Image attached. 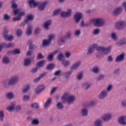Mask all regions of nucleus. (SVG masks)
Instances as JSON below:
<instances>
[{
	"label": "nucleus",
	"mask_w": 126,
	"mask_h": 126,
	"mask_svg": "<svg viewBox=\"0 0 126 126\" xmlns=\"http://www.w3.org/2000/svg\"><path fill=\"white\" fill-rule=\"evenodd\" d=\"M94 49H96L97 52H102L103 55H109L111 53L112 47L105 48L104 46H97V44H94L88 48L86 55L91 56L94 52Z\"/></svg>",
	"instance_id": "1"
},
{
	"label": "nucleus",
	"mask_w": 126,
	"mask_h": 126,
	"mask_svg": "<svg viewBox=\"0 0 126 126\" xmlns=\"http://www.w3.org/2000/svg\"><path fill=\"white\" fill-rule=\"evenodd\" d=\"M19 82V77L17 75L12 76L10 79H6L2 83L4 88H8L9 86H14Z\"/></svg>",
	"instance_id": "2"
},
{
	"label": "nucleus",
	"mask_w": 126,
	"mask_h": 126,
	"mask_svg": "<svg viewBox=\"0 0 126 126\" xmlns=\"http://www.w3.org/2000/svg\"><path fill=\"white\" fill-rule=\"evenodd\" d=\"M48 3L49 2L48 1H45L43 2H36L35 0H30L28 1V3H29L30 7L33 8L36 7V6H38V9L40 11L45 10V8H46V6H47Z\"/></svg>",
	"instance_id": "3"
},
{
	"label": "nucleus",
	"mask_w": 126,
	"mask_h": 126,
	"mask_svg": "<svg viewBox=\"0 0 126 126\" xmlns=\"http://www.w3.org/2000/svg\"><path fill=\"white\" fill-rule=\"evenodd\" d=\"M95 27H102L106 24V21L102 18H94L90 20Z\"/></svg>",
	"instance_id": "4"
},
{
	"label": "nucleus",
	"mask_w": 126,
	"mask_h": 126,
	"mask_svg": "<svg viewBox=\"0 0 126 126\" xmlns=\"http://www.w3.org/2000/svg\"><path fill=\"white\" fill-rule=\"evenodd\" d=\"M34 19V15L33 14H29L27 16V18L25 19L23 22L20 24V27H24V26L27 24L29 21H31Z\"/></svg>",
	"instance_id": "5"
},
{
	"label": "nucleus",
	"mask_w": 126,
	"mask_h": 126,
	"mask_svg": "<svg viewBox=\"0 0 126 126\" xmlns=\"http://www.w3.org/2000/svg\"><path fill=\"white\" fill-rule=\"evenodd\" d=\"M71 13H72L71 9H68L66 11H62L60 16L61 17H62L63 18H66L67 17H70L71 16Z\"/></svg>",
	"instance_id": "6"
},
{
	"label": "nucleus",
	"mask_w": 126,
	"mask_h": 126,
	"mask_svg": "<svg viewBox=\"0 0 126 126\" xmlns=\"http://www.w3.org/2000/svg\"><path fill=\"white\" fill-rule=\"evenodd\" d=\"M126 26V22L125 21H119L115 24L116 29L122 30Z\"/></svg>",
	"instance_id": "7"
},
{
	"label": "nucleus",
	"mask_w": 126,
	"mask_h": 126,
	"mask_svg": "<svg viewBox=\"0 0 126 126\" xmlns=\"http://www.w3.org/2000/svg\"><path fill=\"white\" fill-rule=\"evenodd\" d=\"M82 17H83V15L81 12H78L76 13L74 15V20L75 23H79V21Z\"/></svg>",
	"instance_id": "8"
},
{
	"label": "nucleus",
	"mask_w": 126,
	"mask_h": 126,
	"mask_svg": "<svg viewBox=\"0 0 126 126\" xmlns=\"http://www.w3.org/2000/svg\"><path fill=\"white\" fill-rule=\"evenodd\" d=\"M46 89V86L44 84L40 85L38 86L35 90L34 91V92L36 94H41L42 93V91H44V89Z\"/></svg>",
	"instance_id": "9"
},
{
	"label": "nucleus",
	"mask_w": 126,
	"mask_h": 126,
	"mask_svg": "<svg viewBox=\"0 0 126 126\" xmlns=\"http://www.w3.org/2000/svg\"><path fill=\"white\" fill-rule=\"evenodd\" d=\"M113 115L111 113H106L101 117V120L103 122H109L110 120H112Z\"/></svg>",
	"instance_id": "10"
},
{
	"label": "nucleus",
	"mask_w": 126,
	"mask_h": 126,
	"mask_svg": "<svg viewBox=\"0 0 126 126\" xmlns=\"http://www.w3.org/2000/svg\"><path fill=\"white\" fill-rule=\"evenodd\" d=\"M123 12V8L121 6L115 8L113 12V15L114 16H119L120 14Z\"/></svg>",
	"instance_id": "11"
},
{
	"label": "nucleus",
	"mask_w": 126,
	"mask_h": 126,
	"mask_svg": "<svg viewBox=\"0 0 126 126\" xmlns=\"http://www.w3.org/2000/svg\"><path fill=\"white\" fill-rule=\"evenodd\" d=\"M108 96V92L106 90H102L98 95V98L100 100H104Z\"/></svg>",
	"instance_id": "12"
},
{
	"label": "nucleus",
	"mask_w": 126,
	"mask_h": 126,
	"mask_svg": "<svg viewBox=\"0 0 126 126\" xmlns=\"http://www.w3.org/2000/svg\"><path fill=\"white\" fill-rule=\"evenodd\" d=\"M52 23H53V21H52V20L49 19L46 20L43 24L44 29L46 30H50V26L52 25Z\"/></svg>",
	"instance_id": "13"
},
{
	"label": "nucleus",
	"mask_w": 126,
	"mask_h": 126,
	"mask_svg": "<svg viewBox=\"0 0 126 126\" xmlns=\"http://www.w3.org/2000/svg\"><path fill=\"white\" fill-rule=\"evenodd\" d=\"M33 30V26L32 24H29L27 28L26 34L27 36H31L32 35V31Z\"/></svg>",
	"instance_id": "14"
},
{
	"label": "nucleus",
	"mask_w": 126,
	"mask_h": 126,
	"mask_svg": "<svg viewBox=\"0 0 126 126\" xmlns=\"http://www.w3.org/2000/svg\"><path fill=\"white\" fill-rule=\"evenodd\" d=\"M24 15H25V12L24 11L20 12L18 14L17 16H16L12 19V21L13 22L19 21V20H21V17H22V16H24Z\"/></svg>",
	"instance_id": "15"
},
{
	"label": "nucleus",
	"mask_w": 126,
	"mask_h": 126,
	"mask_svg": "<svg viewBox=\"0 0 126 126\" xmlns=\"http://www.w3.org/2000/svg\"><path fill=\"white\" fill-rule=\"evenodd\" d=\"M126 56V54L125 53H122L119 56H117L115 62L116 63H120V62H122L125 60V56Z\"/></svg>",
	"instance_id": "16"
},
{
	"label": "nucleus",
	"mask_w": 126,
	"mask_h": 126,
	"mask_svg": "<svg viewBox=\"0 0 126 126\" xmlns=\"http://www.w3.org/2000/svg\"><path fill=\"white\" fill-rule=\"evenodd\" d=\"M58 44L59 46H63V45H65V36H61L58 39Z\"/></svg>",
	"instance_id": "17"
},
{
	"label": "nucleus",
	"mask_w": 126,
	"mask_h": 126,
	"mask_svg": "<svg viewBox=\"0 0 126 126\" xmlns=\"http://www.w3.org/2000/svg\"><path fill=\"white\" fill-rule=\"evenodd\" d=\"M76 100V96L74 95H69V97L66 98V102L68 104H72L74 101Z\"/></svg>",
	"instance_id": "18"
},
{
	"label": "nucleus",
	"mask_w": 126,
	"mask_h": 126,
	"mask_svg": "<svg viewBox=\"0 0 126 126\" xmlns=\"http://www.w3.org/2000/svg\"><path fill=\"white\" fill-rule=\"evenodd\" d=\"M1 62L3 64H9L10 63V59L7 56H4L2 58Z\"/></svg>",
	"instance_id": "19"
},
{
	"label": "nucleus",
	"mask_w": 126,
	"mask_h": 126,
	"mask_svg": "<svg viewBox=\"0 0 126 126\" xmlns=\"http://www.w3.org/2000/svg\"><path fill=\"white\" fill-rule=\"evenodd\" d=\"M28 44L29 45V50L30 51H33L37 48V47L33 44V41L31 40L28 41Z\"/></svg>",
	"instance_id": "20"
},
{
	"label": "nucleus",
	"mask_w": 126,
	"mask_h": 126,
	"mask_svg": "<svg viewBox=\"0 0 126 126\" xmlns=\"http://www.w3.org/2000/svg\"><path fill=\"white\" fill-rule=\"evenodd\" d=\"M118 122L122 126H126V116H121L118 118Z\"/></svg>",
	"instance_id": "21"
},
{
	"label": "nucleus",
	"mask_w": 126,
	"mask_h": 126,
	"mask_svg": "<svg viewBox=\"0 0 126 126\" xmlns=\"http://www.w3.org/2000/svg\"><path fill=\"white\" fill-rule=\"evenodd\" d=\"M80 114L82 117H87L88 116V109L86 108H83L80 110Z\"/></svg>",
	"instance_id": "22"
},
{
	"label": "nucleus",
	"mask_w": 126,
	"mask_h": 126,
	"mask_svg": "<svg viewBox=\"0 0 126 126\" xmlns=\"http://www.w3.org/2000/svg\"><path fill=\"white\" fill-rule=\"evenodd\" d=\"M47 72H44L41 73L37 78H36L34 79V82H39V81H40V80H41L43 77H45V75H47Z\"/></svg>",
	"instance_id": "23"
},
{
	"label": "nucleus",
	"mask_w": 126,
	"mask_h": 126,
	"mask_svg": "<svg viewBox=\"0 0 126 126\" xmlns=\"http://www.w3.org/2000/svg\"><path fill=\"white\" fill-rule=\"evenodd\" d=\"M81 64V61H79L77 62L76 63L73 64L71 66V69L72 70H75V69H77L79 66H80V65Z\"/></svg>",
	"instance_id": "24"
},
{
	"label": "nucleus",
	"mask_w": 126,
	"mask_h": 126,
	"mask_svg": "<svg viewBox=\"0 0 126 126\" xmlns=\"http://www.w3.org/2000/svg\"><path fill=\"white\" fill-rule=\"evenodd\" d=\"M94 126H103V121L102 119H97L94 122Z\"/></svg>",
	"instance_id": "25"
},
{
	"label": "nucleus",
	"mask_w": 126,
	"mask_h": 126,
	"mask_svg": "<svg viewBox=\"0 0 126 126\" xmlns=\"http://www.w3.org/2000/svg\"><path fill=\"white\" fill-rule=\"evenodd\" d=\"M32 60L31 58H27L24 60L23 65L24 66H30L31 65Z\"/></svg>",
	"instance_id": "26"
},
{
	"label": "nucleus",
	"mask_w": 126,
	"mask_h": 126,
	"mask_svg": "<svg viewBox=\"0 0 126 126\" xmlns=\"http://www.w3.org/2000/svg\"><path fill=\"white\" fill-rule=\"evenodd\" d=\"M16 105V104L15 102H12L10 106L7 108V111H9V112H12L13 110H15Z\"/></svg>",
	"instance_id": "27"
},
{
	"label": "nucleus",
	"mask_w": 126,
	"mask_h": 126,
	"mask_svg": "<svg viewBox=\"0 0 126 126\" xmlns=\"http://www.w3.org/2000/svg\"><path fill=\"white\" fill-rule=\"evenodd\" d=\"M52 99L51 98L47 99V100L44 104V108L45 109H48V108H49V107L51 106V104H52Z\"/></svg>",
	"instance_id": "28"
},
{
	"label": "nucleus",
	"mask_w": 126,
	"mask_h": 126,
	"mask_svg": "<svg viewBox=\"0 0 126 126\" xmlns=\"http://www.w3.org/2000/svg\"><path fill=\"white\" fill-rule=\"evenodd\" d=\"M56 65L55 63H50L48 64L46 67V69L47 70H53L55 68Z\"/></svg>",
	"instance_id": "29"
},
{
	"label": "nucleus",
	"mask_w": 126,
	"mask_h": 126,
	"mask_svg": "<svg viewBox=\"0 0 126 126\" xmlns=\"http://www.w3.org/2000/svg\"><path fill=\"white\" fill-rule=\"evenodd\" d=\"M91 83L87 81L82 84V86L84 88H85V90H88V89L91 87Z\"/></svg>",
	"instance_id": "30"
},
{
	"label": "nucleus",
	"mask_w": 126,
	"mask_h": 126,
	"mask_svg": "<svg viewBox=\"0 0 126 126\" xmlns=\"http://www.w3.org/2000/svg\"><path fill=\"white\" fill-rule=\"evenodd\" d=\"M71 73H72V71L70 70L67 72H65L62 74V75L64 76L66 78V80L68 79L70 75H71Z\"/></svg>",
	"instance_id": "31"
},
{
	"label": "nucleus",
	"mask_w": 126,
	"mask_h": 126,
	"mask_svg": "<svg viewBox=\"0 0 126 126\" xmlns=\"http://www.w3.org/2000/svg\"><path fill=\"white\" fill-rule=\"evenodd\" d=\"M62 64L64 67H68L70 65V61L68 60H63L62 61Z\"/></svg>",
	"instance_id": "32"
},
{
	"label": "nucleus",
	"mask_w": 126,
	"mask_h": 126,
	"mask_svg": "<svg viewBox=\"0 0 126 126\" xmlns=\"http://www.w3.org/2000/svg\"><path fill=\"white\" fill-rule=\"evenodd\" d=\"M31 89V86L30 85H27L22 90L23 93H27V92H29Z\"/></svg>",
	"instance_id": "33"
},
{
	"label": "nucleus",
	"mask_w": 126,
	"mask_h": 126,
	"mask_svg": "<svg viewBox=\"0 0 126 126\" xmlns=\"http://www.w3.org/2000/svg\"><path fill=\"white\" fill-rule=\"evenodd\" d=\"M125 44H126V39L123 38L118 41L116 43V45L119 47H121V46H123V45H125Z\"/></svg>",
	"instance_id": "34"
},
{
	"label": "nucleus",
	"mask_w": 126,
	"mask_h": 126,
	"mask_svg": "<svg viewBox=\"0 0 126 126\" xmlns=\"http://www.w3.org/2000/svg\"><path fill=\"white\" fill-rule=\"evenodd\" d=\"M46 61L45 60H41L39 61L36 63V66L37 67H43L44 66V64H45Z\"/></svg>",
	"instance_id": "35"
},
{
	"label": "nucleus",
	"mask_w": 126,
	"mask_h": 126,
	"mask_svg": "<svg viewBox=\"0 0 126 126\" xmlns=\"http://www.w3.org/2000/svg\"><path fill=\"white\" fill-rule=\"evenodd\" d=\"M6 97L9 100H12V99L14 98V94H13V93L12 92L8 93L6 94Z\"/></svg>",
	"instance_id": "36"
},
{
	"label": "nucleus",
	"mask_w": 126,
	"mask_h": 126,
	"mask_svg": "<svg viewBox=\"0 0 126 126\" xmlns=\"http://www.w3.org/2000/svg\"><path fill=\"white\" fill-rule=\"evenodd\" d=\"M76 79L78 81H81L83 79V73L82 72H80L76 75Z\"/></svg>",
	"instance_id": "37"
},
{
	"label": "nucleus",
	"mask_w": 126,
	"mask_h": 126,
	"mask_svg": "<svg viewBox=\"0 0 126 126\" xmlns=\"http://www.w3.org/2000/svg\"><path fill=\"white\" fill-rule=\"evenodd\" d=\"M31 124L32 126H38L40 122L39 121V119H33L32 121Z\"/></svg>",
	"instance_id": "38"
},
{
	"label": "nucleus",
	"mask_w": 126,
	"mask_h": 126,
	"mask_svg": "<svg viewBox=\"0 0 126 126\" xmlns=\"http://www.w3.org/2000/svg\"><path fill=\"white\" fill-rule=\"evenodd\" d=\"M69 96V93H65L62 96V100H63V102H64V101H66V99H67Z\"/></svg>",
	"instance_id": "39"
},
{
	"label": "nucleus",
	"mask_w": 126,
	"mask_h": 126,
	"mask_svg": "<svg viewBox=\"0 0 126 126\" xmlns=\"http://www.w3.org/2000/svg\"><path fill=\"white\" fill-rule=\"evenodd\" d=\"M100 68H99V67L95 66L93 67V72H94V73H96V74H98Z\"/></svg>",
	"instance_id": "40"
},
{
	"label": "nucleus",
	"mask_w": 126,
	"mask_h": 126,
	"mask_svg": "<svg viewBox=\"0 0 126 126\" xmlns=\"http://www.w3.org/2000/svg\"><path fill=\"white\" fill-rule=\"evenodd\" d=\"M62 11V9L61 8H59L56 10H55L54 12L52 14V16H56L57 15H59L60 14V12Z\"/></svg>",
	"instance_id": "41"
},
{
	"label": "nucleus",
	"mask_w": 126,
	"mask_h": 126,
	"mask_svg": "<svg viewBox=\"0 0 126 126\" xmlns=\"http://www.w3.org/2000/svg\"><path fill=\"white\" fill-rule=\"evenodd\" d=\"M51 42L48 39H44L42 41V47H46L49 46Z\"/></svg>",
	"instance_id": "42"
},
{
	"label": "nucleus",
	"mask_w": 126,
	"mask_h": 126,
	"mask_svg": "<svg viewBox=\"0 0 126 126\" xmlns=\"http://www.w3.org/2000/svg\"><path fill=\"white\" fill-rule=\"evenodd\" d=\"M16 33L17 37H21L23 34V32H22V30L19 29L17 30Z\"/></svg>",
	"instance_id": "43"
},
{
	"label": "nucleus",
	"mask_w": 126,
	"mask_h": 126,
	"mask_svg": "<svg viewBox=\"0 0 126 126\" xmlns=\"http://www.w3.org/2000/svg\"><path fill=\"white\" fill-rule=\"evenodd\" d=\"M55 38H56V36L55 35V34H49L48 35V38L47 39V40L49 42L52 43V41H53L55 39Z\"/></svg>",
	"instance_id": "44"
},
{
	"label": "nucleus",
	"mask_w": 126,
	"mask_h": 126,
	"mask_svg": "<svg viewBox=\"0 0 126 126\" xmlns=\"http://www.w3.org/2000/svg\"><path fill=\"white\" fill-rule=\"evenodd\" d=\"M56 107L58 110H63V104L62 102H58L56 105Z\"/></svg>",
	"instance_id": "45"
},
{
	"label": "nucleus",
	"mask_w": 126,
	"mask_h": 126,
	"mask_svg": "<svg viewBox=\"0 0 126 126\" xmlns=\"http://www.w3.org/2000/svg\"><path fill=\"white\" fill-rule=\"evenodd\" d=\"M74 36L79 37L81 35V31L79 29L76 30L74 33Z\"/></svg>",
	"instance_id": "46"
},
{
	"label": "nucleus",
	"mask_w": 126,
	"mask_h": 126,
	"mask_svg": "<svg viewBox=\"0 0 126 126\" xmlns=\"http://www.w3.org/2000/svg\"><path fill=\"white\" fill-rule=\"evenodd\" d=\"M58 60L61 62H63V59H64V56H63V53H60L58 56Z\"/></svg>",
	"instance_id": "47"
},
{
	"label": "nucleus",
	"mask_w": 126,
	"mask_h": 126,
	"mask_svg": "<svg viewBox=\"0 0 126 126\" xmlns=\"http://www.w3.org/2000/svg\"><path fill=\"white\" fill-rule=\"evenodd\" d=\"M47 60L48 62H53L54 60V55L52 53L49 54L47 58Z\"/></svg>",
	"instance_id": "48"
},
{
	"label": "nucleus",
	"mask_w": 126,
	"mask_h": 126,
	"mask_svg": "<svg viewBox=\"0 0 126 126\" xmlns=\"http://www.w3.org/2000/svg\"><path fill=\"white\" fill-rule=\"evenodd\" d=\"M13 12L14 15H18L20 13V9L17 8L16 9H13Z\"/></svg>",
	"instance_id": "49"
},
{
	"label": "nucleus",
	"mask_w": 126,
	"mask_h": 126,
	"mask_svg": "<svg viewBox=\"0 0 126 126\" xmlns=\"http://www.w3.org/2000/svg\"><path fill=\"white\" fill-rule=\"evenodd\" d=\"M105 78V76L103 74L99 75L98 77H96L97 81H101Z\"/></svg>",
	"instance_id": "50"
},
{
	"label": "nucleus",
	"mask_w": 126,
	"mask_h": 126,
	"mask_svg": "<svg viewBox=\"0 0 126 126\" xmlns=\"http://www.w3.org/2000/svg\"><path fill=\"white\" fill-rule=\"evenodd\" d=\"M3 19L5 21H8L10 19V16L7 14H5L3 15Z\"/></svg>",
	"instance_id": "51"
},
{
	"label": "nucleus",
	"mask_w": 126,
	"mask_h": 126,
	"mask_svg": "<svg viewBox=\"0 0 126 126\" xmlns=\"http://www.w3.org/2000/svg\"><path fill=\"white\" fill-rule=\"evenodd\" d=\"M120 71H121L120 68H116L113 71V74L115 75H119V74H120Z\"/></svg>",
	"instance_id": "52"
},
{
	"label": "nucleus",
	"mask_w": 126,
	"mask_h": 126,
	"mask_svg": "<svg viewBox=\"0 0 126 126\" xmlns=\"http://www.w3.org/2000/svg\"><path fill=\"white\" fill-rule=\"evenodd\" d=\"M9 31L6 29L4 30L3 31V38H5L6 37H7V36H8V33H9Z\"/></svg>",
	"instance_id": "53"
},
{
	"label": "nucleus",
	"mask_w": 126,
	"mask_h": 126,
	"mask_svg": "<svg viewBox=\"0 0 126 126\" xmlns=\"http://www.w3.org/2000/svg\"><path fill=\"white\" fill-rule=\"evenodd\" d=\"M20 50H19L18 48L15 49L12 51V54H13V55H19L20 54Z\"/></svg>",
	"instance_id": "54"
},
{
	"label": "nucleus",
	"mask_w": 126,
	"mask_h": 126,
	"mask_svg": "<svg viewBox=\"0 0 126 126\" xmlns=\"http://www.w3.org/2000/svg\"><path fill=\"white\" fill-rule=\"evenodd\" d=\"M5 40H7V41H12L13 40V36L12 35H7L5 38H4Z\"/></svg>",
	"instance_id": "55"
},
{
	"label": "nucleus",
	"mask_w": 126,
	"mask_h": 126,
	"mask_svg": "<svg viewBox=\"0 0 126 126\" xmlns=\"http://www.w3.org/2000/svg\"><path fill=\"white\" fill-rule=\"evenodd\" d=\"M97 105V101L96 100H92L90 102L89 105L90 107H95Z\"/></svg>",
	"instance_id": "56"
},
{
	"label": "nucleus",
	"mask_w": 126,
	"mask_h": 126,
	"mask_svg": "<svg viewBox=\"0 0 126 126\" xmlns=\"http://www.w3.org/2000/svg\"><path fill=\"white\" fill-rule=\"evenodd\" d=\"M4 118V112L1 111H0V121L2 122L3 121V118Z\"/></svg>",
	"instance_id": "57"
},
{
	"label": "nucleus",
	"mask_w": 126,
	"mask_h": 126,
	"mask_svg": "<svg viewBox=\"0 0 126 126\" xmlns=\"http://www.w3.org/2000/svg\"><path fill=\"white\" fill-rule=\"evenodd\" d=\"M32 108L33 109H39V104L37 103H34L31 105Z\"/></svg>",
	"instance_id": "58"
},
{
	"label": "nucleus",
	"mask_w": 126,
	"mask_h": 126,
	"mask_svg": "<svg viewBox=\"0 0 126 126\" xmlns=\"http://www.w3.org/2000/svg\"><path fill=\"white\" fill-rule=\"evenodd\" d=\"M71 34H72L71 32L70 31L68 32L66 34V36H65V38H66V39H70V38L71 37Z\"/></svg>",
	"instance_id": "59"
},
{
	"label": "nucleus",
	"mask_w": 126,
	"mask_h": 126,
	"mask_svg": "<svg viewBox=\"0 0 126 126\" xmlns=\"http://www.w3.org/2000/svg\"><path fill=\"white\" fill-rule=\"evenodd\" d=\"M99 33H100V29H94L93 32L94 35H98Z\"/></svg>",
	"instance_id": "60"
},
{
	"label": "nucleus",
	"mask_w": 126,
	"mask_h": 126,
	"mask_svg": "<svg viewBox=\"0 0 126 126\" xmlns=\"http://www.w3.org/2000/svg\"><path fill=\"white\" fill-rule=\"evenodd\" d=\"M30 99V96L28 95H25L23 96V101H29Z\"/></svg>",
	"instance_id": "61"
},
{
	"label": "nucleus",
	"mask_w": 126,
	"mask_h": 126,
	"mask_svg": "<svg viewBox=\"0 0 126 126\" xmlns=\"http://www.w3.org/2000/svg\"><path fill=\"white\" fill-rule=\"evenodd\" d=\"M37 71H38V67H37L32 68L31 70V72H32V73H36V72H37Z\"/></svg>",
	"instance_id": "62"
},
{
	"label": "nucleus",
	"mask_w": 126,
	"mask_h": 126,
	"mask_svg": "<svg viewBox=\"0 0 126 126\" xmlns=\"http://www.w3.org/2000/svg\"><path fill=\"white\" fill-rule=\"evenodd\" d=\"M37 60H42V59H44V56L42 53H39L37 56Z\"/></svg>",
	"instance_id": "63"
},
{
	"label": "nucleus",
	"mask_w": 126,
	"mask_h": 126,
	"mask_svg": "<svg viewBox=\"0 0 126 126\" xmlns=\"http://www.w3.org/2000/svg\"><path fill=\"white\" fill-rule=\"evenodd\" d=\"M121 106L124 108H126V99L122 100L121 102Z\"/></svg>",
	"instance_id": "64"
}]
</instances>
